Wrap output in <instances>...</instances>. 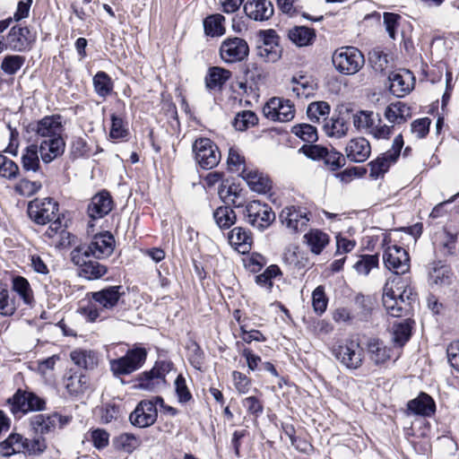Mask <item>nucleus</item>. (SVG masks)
I'll return each mask as SVG.
<instances>
[{"instance_id": "obj_58", "label": "nucleus", "mask_w": 459, "mask_h": 459, "mask_svg": "<svg viewBox=\"0 0 459 459\" xmlns=\"http://www.w3.org/2000/svg\"><path fill=\"white\" fill-rule=\"evenodd\" d=\"M312 305L316 313L323 314L327 307V299L323 286H318L312 293Z\"/></svg>"}, {"instance_id": "obj_28", "label": "nucleus", "mask_w": 459, "mask_h": 459, "mask_svg": "<svg viewBox=\"0 0 459 459\" xmlns=\"http://www.w3.org/2000/svg\"><path fill=\"white\" fill-rule=\"evenodd\" d=\"M350 128L348 120L343 117L342 109L339 111L337 116L324 125L325 133L330 137L342 138L347 135Z\"/></svg>"}, {"instance_id": "obj_31", "label": "nucleus", "mask_w": 459, "mask_h": 459, "mask_svg": "<svg viewBox=\"0 0 459 459\" xmlns=\"http://www.w3.org/2000/svg\"><path fill=\"white\" fill-rule=\"evenodd\" d=\"M230 77V70L219 66L211 67L205 76V86L209 90H221Z\"/></svg>"}, {"instance_id": "obj_19", "label": "nucleus", "mask_w": 459, "mask_h": 459, "mask_svg": "<svg viewBox=\"0 0 459 459\" xmlns=\"http://www.w3.org/2000/svg\"><path fill=\"white\" fill-rule=\"evenodd\" d=\"M125 294L123 287L109 286L91 293V299L101 310L110 311L118 305L121 297Z\"/></svg>"}, {"instance_id": "obj_51", "label": "nucleus", "mask_w": 459, "mask_h": 459, "mask_svg": "<svg viewBox=\"0 0 459 459\" xmlns=\"http://www.w3.org/2000/svg\"><path fill=\"white\" fill-rule=\"evenodd\" d=\"M175 393L179 403H186L193 398L186 378L179 374L174 381Z\"/></svg>"}, {"instance_id": "obj_53", "label": "nucleus", "mask_w": 459, "mask_h": 459, "mask_svg": "<svg viewBox=\"0 0 459 459\" xmlns=\"http://www.w3.org/2000/svg\"><path fill=\"white\" fill-rule=\"evenodd\" d=\"M377 255H364L355 263L354 269L359 274L368 275L370 271L378 266Z\"/></svg>"}, {"instance_id": "obj_36", "label": "nucleus", "mask_w": 459, "mask_h": 459, "mask_svg": "<svg viewBox=\"0 0 459 459\" xmlns=\"http://www.w3.org/2000/svg\"><path fill=\"white\" fill-rule=\"evenodd\" d=\"M39 144H30L24 149L22 155V166L24 170L36 172L39 169Z\"/></svg>"}, {"instance_id": "obj_2", "label": "nucleus", "mask_w": 459, "mask_h": 459, "mask_svg": "<svg viewBox=\"0 0 459 459\" xmlns=\"http://www.w3.org/2000/svg\"><path fill=\"white\" fill-rule=\"evenodd\" d=\"M415 299L412 290L398 276L390 277L384 288L382 302L386 313L394 317L408 314Z\"/></svg>"}, {"instance_id": "obj_61", "label": "nucleus", "mask_w": 459, "mask_h": 459, "mask_svg": "<svg viewBox=\"0 0 459 459\" xmlns=\"http://www.w3.org/2000/svg\"><path fill=\"white\" fill-rule=\"evenodd\" d=\"M323 160L333 170H336L345 164L343 154L333 148L331 150L327 149V153L324 156Z\"/></svg>"}, {"instance_id": "obj_52", "label": "nucleus", "mask_w": 459, "mask_h": 459, "mask_svg": "<svg viewBox=\"0 0 459 459\" xmlns=\"http://www.w3.org/2000/svg\"><path fill=\"white\" fill-rule=\"evenodd\" d=\"M18 165L6 156L0 153V177L8 180L16 179L19 176Z\"/></svg>"}, {"instance_id": "obj_45", "label": "nucleus", "mask_w": 459, "mask_h": 459, "mask_svg": "<svg viewBox=\"0 0 459 459\" xmlns=\"http://www.w3.org/2000/svg\"><path fill=\"white\" fill-rule=\"evenodd\" d=\"M214 220L221 229H229L236 222V213L229 206H221L213 212Z\"/></svg>"}, {"instance_id": "obj_42", "label": "nucleus", "mask_w": 459, "mask_h": 459, "mask_svg": "<svg viewBox=\"0 0 459 459\" xmlns=\"http://www.w3.org/2000/svg\"><path fill=\"white\" fill-rule=\"evenodd\" d=\"M330 105L326 101L311 102L307 108V115L310 121L319 122L321 119L326 120L330 114Z\"/></svg>"}, {"instance_id": "obj_43", "label": "nucleus", "mask_w": 459, "mask_h": 459, "mask_svg": "<svg viewBox=\"0 0 459 459\" xmlns=\"http://www.w3.org/2000/svg\"><path fill=\"white\" fill-rule=\"evenodd\" d=\"M93 86L96 93L102 98L108 96L113 91V82L108 74L100 71L93 77Z\"/></svg>"}, {"instance_id": "obj_16", "label": "nucleus", "mask_w": 459, "mask_h": 459, "mask_svg": "<svg viewBox=\"0 0 459 459\" xmlns=\"http://www.w3.org/2000/svg\"><path fill=\"white\" fill-rule=\"evenodd\" d=\"M249 54L247 42L241 38L233 37L224 39L220 48V56L225 63H236L244 60Z\"/></svg>"}, {"instance_id": "obj_10", "label": "nucleus", "mask_w": 459, "mask_h": 459, "mask_svg": "<svg viewBox=\"0 0 459 459\" xmlns=\"http://www.w3.org/2000/svg\"><path fill=\"white\" fill-rule=\"evenodd\" d=\"M244 212L247 221L259 230H265L275 220L273 209L260 201L247 203Z\"/></svg>"}, {"instance_id": "obj_23", "label": "nucleus", "mask_w": 459, "mask_h": 459, "mask_svg": "<svg viewBox=\"0 0 459 459\" xmlns=\"http://www.w3.org/2000/svg\"><path fill=\"white\" fill-rule=\"evenodd\" d=\"M389 80L391 82V91L398 96L409 93L413 89L415 83V78L409 70H400L392 73L389 75Z\"/></svg>"}, {"instance_id": "obj_60", "label": "nucleus", "mask_w": 459, "mask_h": 459, "mask_svg": "<svg viewBox=\"0 0 459 459\" xmlns=\"http://www.w3.org/2000/svg\"><path fill=\"white\" fill-rule=\"evenodd\" d=\"M291 83L293 84L292 91L298 97H307L313 90L312 85L304 76H300L299 79L293 77Z\"/></svg>"}, {"instance_id": "obj_25", "label": "nucleus", "mask_w": 459, "mask_h": 459, "mask_svg": "<svg viewBox=\"0 0 459 459\" xmlns=\"http://www.w3.org/2000/svg\"><path fill=\"white\" fill-rule=\"evenodd\" d=\"M366 350L369 359L376 365H382L391 358V350L377 338L368 340Z\"/></svg>"}, {"instance_id": "obj_3", "label": "nucleus", "mask_w": 459, "mask_h": 459, "mask_svg": "<svg viewBox=\"0 0 459 459\" xmlns=\"http://www.w3.org/2000/svg\"><path fill=\"white\" fill-rule=\"evenodd\" d=\"M115 247V238L108 231L95 235L89 244L81 245L71 252L74 264H80L82 256H92L94 259H104L111 255Z\"/></svg>"}, {"instance_id": "obj_18", "label": "nucleus", "mask_w": 459, "mask_h": 459, "mask_svg": "<svg viewBox=\"0 0 459 459\" xmlns=\"http://www.w3.org/2000/svg\"><path fill=\"white\" fill-rule=\"evenodd\" d=\"M158 412L153 401H141L129 416L130 422L138 428L152 426L157 420Z\"/></svg>"}, {"instance_id": "obj_63", "label": "nucleus", "mask_w": 459, "mask_h": 459, "mask_svg": "<svg viewBox=\"0 0 459 459\" xmlns=\"http://www.w3.org/2000/svg\"><path fill=\"white\" fill-rule=\"evenodd\" d=\"M368 59L375 70L383 71L387 66V55L379 48L371 50L368 53Z\"/></svg>"}, {"instance_id": "obj_55", "label": "nucleus", "mask_w": 459, "mask_h": 459, "mask_svg": "<svg viewBox=\"0 0 459 459\" xmlns=\"http://www.w3.org/2000/svg\"><path fill=\"white\" fill-rule=\"evenodd\" d=\"M15 310L14 303L9 297L8 290L0 282V315L12 316Z\"/></svg>"}, {"instance_id": "obj_1", "label": "nucleus", "mask_w": 459, "mask_h": 459, "mask_svg": "<svg viewBox=\"0 0 459 459\" xmlns=\"http://www.w3.org/2000/svg\"><path fill=\"white\" fill-rule=\"evenodd\" d=\"M39 144V154L46 164L61 157L65 150L64 126L59 115L46 116L30 125Z\"/></svg>"}, {"instance_id": "obj_54", "label": "nucleus", "mask_w": 459, "mask_h": 459, "mask_svg": "<svg viewBox=\"0 0 459 459\" xmlns=\"http://www.w3.org/2000/svg\"><path fill=\"white\" fill-rule=\"evenodd\" d=\"M42 187L39 181H30L27 178L21 179L14 186V191L20 195L30 197L37 194Z\"/></svg>"}, {"instance_id": "obj_50", "label": "nucleus", "mask_w": 459, "mask_h": 459, "mask_svg": "<svg viewBox=\"0 0 459 459\" xmlns=\"http://www.w3.org/2000/svg\"><path fill=\"white\" fill-rule=\"evenodd\" d=\"M291 133L307 143H315L318 139L316 128L309 124L293 126Z\"/></svg>"}, {"instance_id": "obj_27", "label": "nucleus", "mask_w": 459, "mask_h": 459, "mask_svg": "<svg viewBox=\"0 0 459 459\" xmlns=\"http://www.w3.org/2000/svg\"><path fill=\"white\" fill-rule=\"evenodd\" d=\"M58 423L64 425L62 417L57 413L49 415L37 414L30 419V425L33 429L40 434L52 431Z\"/></svg>"}, {"instance_id": "obj_8", "label": "nucleus", "mask_w": 459, "mask_h": 459, "mask_svg": "<svg viewBox=\"0 0 459 459\" xmlns=\"http://www.w3.org/2000/svg\"><path fill=\"white\" fill-rule=\"evenodd\" d=\"M172 364L168 361H157L149 371H144L137 377V387L154 392L166 384V376L171 370Z\"/></svg>"}, {"instance_id": "obj_37", "label": "nucleus", "mask_w": 459, "mask_h": 459, "mask_svg": "<svg viewBox=\"0 0 459 459\" xmlns=\"http://www.w3.org/2000/svg\"><path fill=\"white\" fill-rule=\"evenodd\" d=\"M72 361L78 367L85 369L93 368L97 363V356L90 350L76 349L70 353Z\"/></svg>"}, {"instance_id": "obj_48", "label": "nucleus", "mask_w": 459, "mask_h": 459, "mask_svg": "<svg viewBox=\"0 0 459 459\" xmlns=\"http://www.w3.org/2000/svg\"><path fill=\"white\" fill-rule=\"evenodd\" d=\"M116 447L126 453H132L141 445V439L130 433L120 434L114 441Z\"/></svg>"}, {"instance_id": "obj_17", "label": "nucleus", "mask_w": 459, "mask_h": 459, "mask_svg": "<svg viewBox=\"0 0 459 459\" xmlns=\"http://www.w3.org/2000/svg\"><path fill=\"white\" fill-rule=\"evenodd\" d=\"M280 220L291 233L304 231L309 221L306 209L296 206L285 207L280 213Z\"/></svg>"}, {"instance_id": "obj_44", "label": "nucleus", "mask_w": 459, "mask_h": 459, "mask_svg": "<svg viewBox=\"0 0 459 459\" xmlns=\"http://www.w3.org/2000/svg\"><path fill=\"white\" fill-rule=\"evenodd\" d=\"M65 386L71 394L83 393L89 386L88 377L82 374H74L65 380Z\"/></svg>"}, {"instance_id": "obj_24", "label": "nucleus", "mask_w": 459, "mask_h": 459, "mask_svg": "<svg viewBox=\"0 0 459 459\" xmlns=\"http://www.w3.org/2000/svg\"><path fill=\"white\" fill-rule=\"evenodd\" d=\"M386 120L394 125H401L405 123L411 117V108L404 102L396 101L389 104L384 113Z\"/></svg>"}, {"instance_id": "obj_20", "label": "nucleus", "mask_w": 459, "mask_h": 459, "mask_svg": "<svg viewBox=\"0 0 459 459\" xmlns=\"http://www.w3.org/2000/svg\"><path fill=\"white\" fill-rule=\"evenodd\" d=\"M344 152L350 161L361 163L369 158L371 145L365 137H355L347 143Z\"/></svg>"}, {"instance_id": "obj_57", "label": "nucleus", "mask_w": 459, "mask_h": 459, "mask_svg": "<svg viewBox=\"0 0 459 459\" xmlns=\"http://www.w3.org/2000/svg\"><path fill=\"white\" fill-rule=\"evenodd\" d=\"M394 128V126L382 124V120L379 117L368 134L377 140H387L393 134Z\"/></svg>"}, {"instance_id": "obj_56", "label": "nucleus", "mask_w": 459, "mask_h": 459, "mask_svg": "<svg viewBox=\"0 0 459 459\" xmlns=\"http://www.w3.org/2000/svg\"><path fill=\"white\" fill-rule=\"evenodd\" d=\"M411 336V326L408 323H399L394 325L393 327V341L403 346Z\"/></svg>"}, {"instance_id": "obj_49", "label": "nucleus", "mask_w": 459, "mask_h": 459, "mask_svg": "<svg viewBox=\"0 0 459 459\" xmlns=\"http://www.w3.org/2000/svg\"><path fill=\"white\" fill-rule=\"evenodd\" d=\"M25 57L19 55H7L4 57L1 69L7 75L15 74L24 65Z\"/></svg>"}, {"instance_id": "obj_22", "label": "nucleus", "mask_w": 459, "mask_h": 459, "mask_svg": "<svg viewBox=\"0 0 459 459\" xmlns=\"http://www.w3.org/2000/svg\"><path fill=\"white\" fill-rule=\"evenodd\" d=\"M246 14L255 21H267L274 13L273 5L269 0H248L244 4Z\"/></svg>"}, {"instance_id": "obj_59", "label": "nucleus", "mask_w": 459, "mask_h": 459, "mask_svg": "<svg viewBox=\"0 0 459 459\" xmlns=\"http://www.w3.org/2000/svg\"><path fill=\"white\" fill-rule=\"evenodd\" d=\"M23 454L29 455H37L42 454L46 450L47 444L45 439L42 437L34 438L32 440L25 438Z\"/></svg>"}, {"instance_id": "obj_15", "label": "nucleus", "mask_w": 459, "mask_h": 459, "mask_svg": "<svg viewBox=\"0 0 459 459\" xmlns=\"http://www.w3.org/2000/svg\"><path fill=\"white\" fill-rule=\"evenodd\" d=\"M403 146V138L402 134H398L393 141L390 150L383 153L377 160L369 163L370 175L378 178L386 172L389 167L394 163L400 156L401 150Z\"/></svg>"}, {"instance_id": "obj_11", "label": "nucleus", "mask_w": 459, "mask_h": 459, "mask_svg": "<svg viewBox=\"0 0 459 459\" xmlns=\"http://www.w3.org/2000/svg\"><path fill=\"white\" fill-rule=\"evenodd\" d=\"M58 204L51 198H36L28 204L29 217L37 224L45 225L56 217Z\"/></svg>"}, {"instance_id": "obj_34", "label": "nucleus", "mask_w": 459, "mask_h": 459, "mask_svg": "<svg viewBox=\"0 0 459 459\" xmlns=\"http://www.w3.org/2000/svg\"><path fill=\"white\" fill-rule=\"evenodd\" d=\"M378 117L379 115L373 111L359 110L353 114L352 123L358 131L364 132L368 134Z\"/></svg>"}, {"instance_id": "obj_47", "label": "nucleus", "mask_w": 459, "mask_h": 459, "mask_svg": "<svg viewBox=\"0 0 459 459\" xmlns=\"http://www.w3.org/2000/svg\"><path fill=\"white\" fill-rule=\"evenodd\" d=\"M402 22L403 17L400 14L387 12L384 13L383 23L390 39L394 40L396 39L402 26Z\"/></svg>"}, {"instance_id": "obj_32", "label": "nucleus", "mask_w": 459, "mask_h": 459, "mask_svg": "<svg viewBox=\"0 0 459 459\" xmlns=\"http://www.w3.org/2000/svg\"><path fill=\"white\" fill-rule=\"evenodd\" d=\"M24 444L25 437L21 434L12 433L6 439L0 443V454L5 457H9L14 454H23Z\"/></svg>"}, {"instance_id": "obj_62", "label": "nucleus", "mask_w": 459, "mask_h": 459, "mask_svg": "<svg viewBox=\"0 0 459 459\" xmlns=\"http://www.w3.org/2000/svg\"><path fill=\"white\" fill-rule=\"evenodd\" d=\"M227 162L230 169L233 171H240L242 173L243 169H246L245 159L236 148H230Z\"/></svg>"}, {"instance_id": "obj_64", "label": "nucleus", "mask_w": 459, "mask_h": 459, "mask_svg": "<svg viewBox=\"0 0 459 459\" xmlns=\"http://www.w3.org/2000/svg\"><path fill=\"white\" fill-rule=\"evenodd\" d=\"M111 122L112 123L109 133L111 138L120 139L127 134V128L126 127L124 120L121 117L112 114Z\"/></svg>"}, {"instance_id": "obj_46", "label": "nucleus", "mask_w": 459, "mask_h": 459, "mask_svg": "<svg viewBox=\"0 0 459 459\" xmlns=\"http://www.w3.org/2000/svg\"><path fill=\"white\" fill-rule=\"evenodd\" d=\"M258 123V117L251 110L238 112L233 122V126L238 131H246Z\"/></svg>"}, {"instance_id": "obj_9", "label": "nucleus", "mask_w": 459, "mask_h": 459, "mask_svg": "<svg viewBox=\"0 0 459 459\" xmlns=\"http://www.w3.org/2000/svg\"><path fill=\"white\" fill-rule=\"evenodd\" d=\"M146 357L144 348L129 350L125 356L110 360V369L115 376L129 375L143 365Z\"/></svg>"}, {"instance_id": "obj_13", "label": "nucleus", "mask_w": 459, "mask_h": 459, "mask_svg": "<svg viewBox=\"0 0 459 459\" xmlns=\"http://www.w3.org/2000/svg\"><path fill=\"white\" fill-rule=\"evenodd\" d=\"M263 113L272 121L284 123L293 119L295 108L290 100L273 97L265 103Z\"/></svg>"}, {"instance_id": "obj_6", "label": "nucleus", "mask_w": 459, "mask_h": 459, "mask_svg": "<svg viewBox=\"0 0 459 459\" xmlns=\"http://www.w3.org/2000/svg\"><path fill=\"white\" fill-rule=\"evenodd\" d=\"M195 160L204 169H211L218 165L221 152L212 140L205 137L196 139L192 145Z\"/></svg>"}, {"instance_id": "obj_4", "label": "nucleus", "mask_w": 459, "mask_h": 459, "mask_svg": "<svg viewBox=\"0 0 459 459\" xmlns=\"http://www.w3.org/2000/svg\"><path fill=\"white\" fill-rule=\"evenodd\" d=\"M332 61L339 73L347 75L355 74L365 64L363 54L355 47L337 48L333 54Z\"/></svg>"}, {"instance_id": "obj_38", "label": "nucleus", "mask_w": 459, "mask_h": 459, "mask_svg": "<svg viewBox=\"0 0 459 459\" xmlns=\"http://www.w3.org/2000/svg\"><path fill=\"white\" fill-rule=\"evenodd\" d=\"M225 18L220 13L212 14L204 20V29L207 36L219 37L225 33Z\"/></svg>"}, {"instance_id": "obj_41", "label": "nucleus", "mask_w": 459, "mask_h": 459, "mask_svg": "<svg viewBox=\"0 0 459 459\" xmlns=\"http://www.w3.org/2000/svg\"><path fill=\"white\" fill-rule=\"evenodd\" d=\"M28 391L19 389L11 398L7 400L10 410L13 414L29 412Z\"/></svg>"}, {"instance_id": "obj_21", "label": "nucleus", "mask_w": 459, "mask_h": 459, "mask_svg": "<svg viewBox=\"0 0 459 459\" xmlns=\"http://www.w3.org/2000/svg\"><path fill=\"white\" fill-rule=\"evenodd\" d=\"M113 209V200L107 191L95 195L88 205L87 212L92 220L103 218Z\"/></svg>"}, {"instance_id": "obj_33", "label": "nucleus", "mask_w": 459, "mask_h": 459, "mask_svg": "<svg viewBox=\"0 0 459 459\" xmlns=\"http://www.w3.org/2000/svg\"><path fill=\"white\" fill-rule=\"evenodd\" d=\"M242 177L247 181L251 190L265 194L271 189V182L255 170L243 169Z\"/></svg>"}, {"instance_id": "obj_14", "label": "nucleus", "mask_w": 459, "mask_h": 459, "mask_svg": "<svg viewBox=\"0 0 459 459\" xmlns=\"http://www.w3.org/2000/svg\"><path fill=\"white\" fill-rule=\"evenodd\" d=\"M263 43L256 48V55L264 62H276L281 55L279 45V36L274 30L259 31Z\"/></svg>"}, {"instance_id": "obj_29", "label": "nucleus", "mask_w": 459, "mask_h": 459, "mask_svg": "<svg viewBox=\"0 0 459 459\" xmlns=\"http://www.w3.org/2000/svg\"><path fill=\"white\" fill-rule=\"evenodd\" d=\"M288 38L298 47H307L314 43L316 31L306 26H295L288 30Z\"/></svg>"}, {"instance_id": "obj_5", "label": "nucleus", "mask_w": 459, "mask_h": 459, "mask_svg": "<svg viewBox=\"0 0 459 459\" xmlns=\"http://www.w3.org/2000/svg\"><path fill=\"white\" fill-rule=\"evenodd\" d=\"M333 355L345 368L357 369L363 363V349L355 340H345L333 348Z\"/></svg>"}, {"instance_id": "obj_26", "label": "nucleus", "mask_w": 459, "mask_h": 459, "mask_svg": "<svg viewBox=\"0 0 459 459\" xmlns=\"http://www.w3.org/2000/svg\"><path fill=\"white\" fill-rule=\"evenodd\" d=\"M80 264H74L81 267L80 274L88 280H95L102 277L108 272L106 265L95 260L92 256H82Z\"/></svg>"}, {"instance_id": "obj_7", "label": "nucleus", "mask_w": 459, "mask_h": 459, "mask_svg": "<svg viewBox=\"0 0 459 459\" xmlns=\"http://www.w3.org/2000/svg\"><path fill=\"white\" fill-rule=\"evenodd\" d=\"M37 39V34L28 26L21 24L11 28L4 38L6 49L14 52H25L30 50Z\"/></svg>"}, {"instance_id": "obj_12", "label": "nucleus", "mask_w": 459, "mask_h": 459, "mask_svg": "<svg viewBox=\"0 0 459 459\" xmlns=\"http://www.w3.org/2000/svg\"><path fill=\"white\" fill-rule=\"evenodd\" d=\"M383 261L385 268L394 274H404L410 270V256L402 247L392 245L384 249Z\"/></svg>"}, {"instance_id": "obj_35", "label": "nucleus", "mask_w": 459, "mask_h": 459, "mask_svg": "<svg viewBox=\"0 0 459 459\" xmlns=\"http://www.w3.org/2000/svg\"><path fill=\"white\" fill-rule=\"evenodd\" d=\"M229 241L239 252L246 253L251 247L252 237L247 230L236 227L230 232Z\"/></svg>"}, {"instance_id": "obj_30", "label": "nucleus", "mask_w": 459, "mask_h": 459, "mask_svg": "<svg viewBox=\"0 0 459 459\" xmlns=\"http://www.w3.org/2000/svg\"><path fill=\"white\" fill-rule=\"evenodd\" d=\"M434 400L429 394L421 393L417 398L408 403V409L421 416H430L435 411Z\"/></svg>"}, {"instance_id": "obj_40", "label": "nucleus", "mask_w": 459, "mask_h": 459, "mask_svg": "<svg viewBox=\"0 0 459 459\" xmlns=\"http://www.w3.org/2000/svg\"><path fill=\"white\" fill-rule=\"evenodd\" d=\"M305 239L310 250L318 255L329 242V237L326 233L319 230H312L305 235Z\"/></svg>"}, {"instance_id": "obj_39", "label": "nucleus", "mask_w": 459, "mask_h": 459, "mask_svg": "<svg viewBox=\"0 0 459 459\" xmlns=\"http://www.w3.org/2000/svg\"><path fill=\"white\" fill-rule=\"evenodd\" d=\"M12 289L20 296L25 304L31 305L34 302L33 291L30 284L24 277H13L12 281Z\"/></svg>"}]
</instances>
